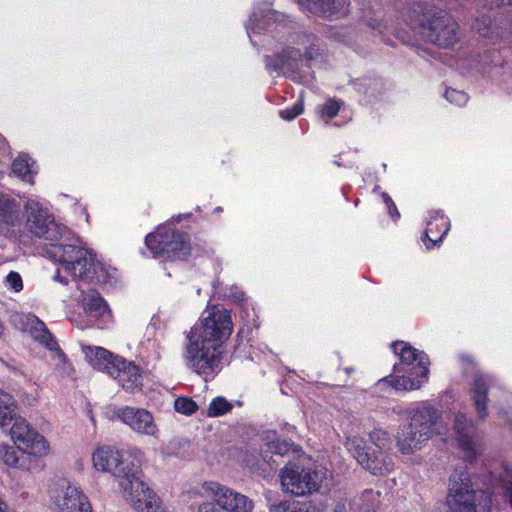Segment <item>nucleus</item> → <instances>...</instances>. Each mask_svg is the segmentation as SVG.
<instances>
[{
  "label": "nucleus",
  "mask_w": 512,
  "mask_h": 512,
  "mask_svg": "<svg viewBox=\"0 0 512 512\" xmlns=\"http://www.w3.org/2000/svg\"><path fill=\"white\" fill-rule=\"evenodd\" d=\"M217 504L227 512H252L254 503L247 496L221 485Z\"/></svg>",
  "instance_id": "b1692460"
},
{
  "label": "nucleus",
  "mask_w": 512,
  "mask_h": 512,
  "mask_svg": "<svg viewBox=\"0 0 512 512\" xmlns=\"http://www.w3.org/2000/svg\"><path fill=\"white\" fill-rule=\"evenodd\" d=\"M82 351L88 362L96 370L104 371L108 375L116 359H119L118 357H113L108 350L102 347L82 346Z\"/></svg>",
  "instance_id": "a878e982"
},
{
  "label": "nucleus",
  "mask_w": 512,
  "mask_h": 512,
  "mask_svg": "<svg viewBox=\"0 0 512 512\" xmlns=\"http://www.w3.org/2000/svg\"><path fill=\"white\" fill-rule=\"evenodd\" d=\"M416 402L411 403L409 406L405 407L403 405H397L393 407V412L398 416H407L408 417V411L415 405Z\"/></svg>",
  "instance_id": "ea45409f"
},
{
  "label": "nucleus",
  "mask_w": 512,
  "mask_h": 512,
  "mask_svg": "<svg viewBox=\"0 0 512 512\" xmlns=\"http://www.w3.org/2000/svg\"><path fill=\"white\" fill-rule=\"evenodd\" d=\"M232 409V404L224 397H216L209 404L207 415L209 417H219Z\"/></svg>",
  "instance_id": "473e14b6"
},
{
  "label": "nucleus",
  "mask_w": 512,
  "mask_h": 512,
  "mask_svg": "<svg viewBox=\"0 0 512 512\" xmlns=\"http://www.w3.org/2000/svg\"><path fill=\"white\" fill-rule=\"evenodd\" d=\"M445 97L449 102L458 106L465 105L468 101L467 94L456 89H447L445 92Z\"/></svg>",
  "instance_id": "f704fd0d"
},
{
  "label": "nucleus",
  "mask_w": 512,
  "mask_h": 512,
  "mask_svg": "<svg viewBox=\"0 0 512 512\" xmlns=\"http://www.w3.org/2000/svg\"><path fill=\"white\" fill-rule=\"evenodd\" d=\"M186 340L183 354L186 367L204 379L216 375L221 369L226 349L191 337H186Z\"/></svg>",
  "instance_id": "9b49d317"
},
{
  "label": "nucleus",
  "mask_w": 512,
  "mask_h": 512,
  "mask_svg": "<svg viewBox=\"0 0 512 512\" xmlns=\"http://www.w3.org/2000/svg\"><path fill=\"white\" fill-rule=\"evenodd\" d=\"M282 491L293 496H305L328 487L330 471L322 465L303 466L289 462L279 474Z\"/></svg>",
  "instance_id": "0eeeda50"
},
{
  "label": "nucleus",
  "mask_w": 512,
  "mask_h": 512,
  "mask_svg": "<svg viewBox=\"0 0 512 512\" xmlns=\"http://www.w3.org/2000/svg\"><path fill=\"white\" fill-rule=\"evenodd\" d=\"M50 503L59 512H92L88 497L67 479H59L49 487Z\"/></svg>",
  "instance_id": "ddd939ff"
},
{
  "label": "nucleus",
  "mask_w": 512,
  "mask_h": 512,
  "mask_svg": "<svg viewBox=\"0 0 512 512\" xmlns=\"http://www.w3.org/2000/svg\"><path fill=\"white\" fill-rule=\"evenodd\" d=\"M411 25L418 29L423 39L444 48L452 47L461 37L458 24L449 14L437 8L425 11Z\"/></svg>",
  "instance_id": "1a4fd4ad"
},
{
  "label": "nucleus",
  "mask_w": 512,
  "mask_h": 512,
  "mask_svg": "<svg viewBox=\"0 0 512 512\" xmlns=\"http://www.w3.org/2000/svg\"><path fill=\"white\" fill-rule=\"evenodd\" d=\"M303 61L301 51L293 47L284 49L280 55L265 58L267 69L283 74L294 73Z\"/></svg>",
  "instance_id": "4be33fe9"
},
{
  "label": "nucleus",
  "mask_w": 512,
  "mask_h": 512,
  "mask_svg": "<svg viewBox=\"0 0 512 512\" xmlns=\"http://www.w3.org/2000/svg\"><path fill=\"white\" fill-rule=\"evenodd\" d=\"M243 333H244V328H241L239 331V334H243Z\"/></svg>",
  "instance_id": "8fccbe9b"
},
{
  "label": "nucleus",
  "mask_w": 512,
  "mask_h": 512,
  "mask_svg": "<svg viewBox=\"0 0 512 512\" xmlns=\"http://www.w3.org/2000/svg\"><path fill=\"white\" fill-rule=\"evenodd\" d=\"M389 214H390V216H391L392 218H395V219H397V218H398V217H397V215H396V213H395L394 208H391V213H389Z\"/></svg>",
  "instance_id": "de8ad7c7"
},
{
  "label": "nucleus",
  "mask_w": 512,
  "mask_h": 512,
  "mask_svg": "<svg viewBox=\"0 0 512 512\" xmlns=\"http://www.w3.org/2000/svg\"><path fill=\"white\" fill-rule=\"evenodd\" d=\"M269 512H326V506L315 501L285 500L270 504Z\"/></svg>",
  "instance_id": "bb28decb"
},
{
  "label": "nucleus",
  "mask_w": 512,
  "mask_h": 512,
  "mask_svg": "<svg viewBox=\"0 0 512 512\" xmlns=\"http://www.w3.org/2000/svg\"><path fill=\"white\" fill-rule=\"evenodd\" d=\"M453 435L463 451L465 459L468 461L474 459L477 454L474 428L471 420H469L465 414L458 413L455 415Z\"/></svg>",
  "instance_id": "aec40b11"
},
{
  "label": "nucleus",
  "mask_w": 512,
  "mask_h": 512,
  "mask_svg": "<svg viewBox=\"0 0 512 512\" xmlns=\"http://www.w3.org/2000/svg\"><path fill=\"white\" fill-rule=\"evenodd\" d=\"M499 497L512 506V469L505 468L493 491L474 489L469 475L454 471L449 478L446 506L448 512H492Z\"/></svg>",
  "instance_id": "7ed1b4c3"
},
{
  "label": "nucleus",
  "mask_w": 512,
  "mask_h": 512,
  "mask_svg": "<svg viewBox=\"0 0 512 512\" xmlns=\"http://www.w3.org/2000/svg\"><path fill=\"white\" fill-rule=\"evenodd\" d=\"M221 493V485L207 481L188 490L187 498L192 512H222L217 504Z\"/></svg>",
  "instance_id": "f3484780"
},
{
  "label": "nucleus",
  "mask_w": 512,
  "mask_h": 512,
  "mask_svg": "<svg viewBox=\"0 0 512 512\" xmlns=\"http://www.w3.org/2000/svg\"><path fill=\"white\" fill-rule=\"evenodd\" d=\"M10 322L17 329L28 332L35 341L45 346L52 353V358L56 361V366L59 369L64 373L68 371L69 366L65 354L42 320L30 313L14 312L10 316Z\"/></svg>",
  "instance_id": "f8f14e48"
},
{
  "label": "nucleus",
  "mask_w": 512,
  "mask_h": 512,
  "mask_svg": "<svg viewBox=\"0 0 512 512\" xmlns=\"http://www.w3.org/2000/svg\"><path fill=\"white\" fill-rule=\"evenodd\" d=\"M380 498V491L366 489L353 499V506L358 512H377L381 505Z\"/></svg>",
  "instance_id": "c85d7f7f"
},
{
  "label": "nucleus",
  "mask_w": 512,
  "mask_h": 512,
  "mask_svg": "<svg viewBox=\"0 0 512 512\" xmlns=\"http://www.w3.org/2000/svg\"><path fill=\"white\" fill-rule=\"evenodd\" d=\"M449 229V219L439 210L432 211L427 221L424 237L422 238L424 242L426 240L430 242V244L426 243V247L430 249L440 243Z\"/></svg>",
  "instance_id": "5701e85b"
},
{
  "label": "nucleus",
  "mask_w": 512,
  "mask_h": 512,
  "mask_svg": "<svg viewBox=\"0 0 512 512\" xmlns=\"http://www.w3.org/2000/svg\"><path fill=\"white\" fill-rule=\"evenodd\" d=\"M409 423L400 427L396 446L402 455L421 450L435 435L445 432L441 412L429 401H419L408 411Z\"/></svg>",
  "instance_id": "20e7f679"
},
{
  "label": "nucleus",
  "mask_w": 512,
  "mask_h": 512,
  "mask_svg": "<svg viewBox=\"0 0 512 512\" xmlns=\"http://www.w3.org/2000/svg\"><path fill=\"white\" fill-rule=\"evenodd\" d=\"M78 302L90 321L99 328H107L112 323L111 310L99 292L93 289L81 290Z\"/></svg>",
  "instance_id": "a211bd4d"
},
{
  "label": "nucleus",
  "mask_w": 512,
  "mask_h": 512,
  "mask_svg": "<svg viewBox=\"0 0 512 512\" xmlns=\"http://www.w3.org/2000/svg\"><path fill=\"white\" fill-rule=\"evenodd\" d=\"M232 332L233 321L230 310L221 305H214L204 310L200 319L186 333V337L226 349V343Z\"/></svg>",
  "instance_id": "6e6552de"
},
{
  "label": "nucleus",
  "mask_w": 512,
  "mask_h": 512,
  "mask_svg": "<svg viewBox=\"0 0 512 512\" xmlns=\"http://www.w3.org/2000/svg\"><path fill=\"white\" fill-rule=\"evenodd\" d=\"M19 449L13 446L2 445L0 447V456L3 462L12 468H25L19 457Z\"/></svg>",
  "instance_id": "2f4dec72"
},
{
  "label": "nucleus",
  "mask_w": 512,
  "mask_h": 512,
  "mask_svg": "<svg viewBox=\"0 0 512 512\" xmlns=\"http://www.w3.org/2000/svg\"><path fill=\"white\" fill-rule=\"evenodd\" d=\"M109 375L116 379L123 389L129 392L140 389L142 385L139 367L122 358L116 359L114 366L109 371Z\"/></svg>",
  "instance_id": "412c9836"
},
{
  "label": "nucleus",
  "mask_w": 512,
  "mask_h": 512,
  "mask_svg": "<svg viewBox=\"0 0 512 512\" xmlns=\"http://www.w3.org/2000/svg\"><path fill=\"white\" fill-rule=\"evenodd\" d=\"M116 416L133 432L158 438L160 430L153 414L144 408L125 406L117 410Z\"/></svg>",
  "instance_id": "2eb2a0df"
},
{
  "label": "nucleus",
  "mask_w": 512,
  "mask_h": 512,
  "mask_svg": "<svg viewBox=\"0 0 512 512\" xmlns=\"http://www.w3.org/2000/svg\"><path fill=\"white\" fill-rule=\"evenodd\" d=\"M5 286L14 292H20L23 289L22 277L18 272L11 271L5 278Z\"/></svg>",
  "instance_id": "c9c22d12"
},
{
  "label": "nucleus",
  "mask_w": 512,
  "mask_h": 512,
  "mask_svg": "<svg viewBox=\"0 0 512 512\" xmlns=\"http://www.w3.org/2000/svg\"><path fill=\"white\" fill-rule=\"evenodd\" d=\"M393 352L399 356V362L394 364V375H389L377 382L379 390L391 386L395 391H412L422 387L427 382L429 360L426 354L398 341L392 344Z\"/></svg>",
  "instance_id": "39448f33"
},
{
  "label": "nucleus",
  "mask_w": 512,
  "mask_h": 512,
  "mask_svg": "<svg viewBox=\"0 0 512 512\" xmlns=\"http://www.w3.org/2000/svg\"><path fill=\"white\" fill-rule=\"evenodd\" d=\"M22 224L21 203L11 195L0 192V234L21 238Z\"/></svg>",
  "instance_id": "dca6fc26"
},
{
  "label": "nucleus",
  "mask_w": 512,
  "mask_h": 512,
  "mask_svg": "<svg viewBox=\"0 0 512 512\" xmlns=\"http://www.w3.org/2000/svg\"><path fill=\"white\" fill-rule=\"evenodd\" d=\"M144 460V453L139 448L119 450L103 445L92 453L95 470L109 473L118 480L122 497L136 512H165L159 497L142 480Z\"/></svg>",
  "instance_id": "f03ea898"
},
{
  "label": "nucleus",
  "mask_w": 512,
  "mask_h": 512,
  "mask_svg": "<svg viewBox=\"0 0 512 512\" xmlns=\"http://www.w3.org/2000/svg\"><path fill=\"white\" fill-rule=\"evenodd\" d=\"M334 512H346V508H345V506H344V505H338V506L335 508Z\"/></svg>",
  "instance_id": "49530a36"
},
{
  "label": "nucleus",
  "mask_w": 512,
  "mask_h": 512,
  "mask_svg": "<svg viewBox=\"0 0 512 512\" xmlns=\"http://www.w3.org/2000/svg\"><path fill=\"white\" fill-rule=\"evenodd\" d=\"M303 10L329 19H339L349 11L348 0H297Z\"/></svg>",
  "instance_id": "6ab92c4d"
},
{
  "label": "nucleus",
  "mask_w": 512,
  "mask_h": 512,
  "mask_svg": "<svg viewBox=\"0 0 512 512\" xmlns=\"http://www.w3.org/2000/svg\"><path fill=\"white\" fill-rule=\"evenodd\" d=\"M26 212L25 229L34 237L50 242L47 256L60 266L53 279L64 285L68 276L74 280L107 281V268L96 259V255L86 247L68 228L58 224L49 209L36 199L28 198L24 203Z\"/></svg>",
  "instance_id": "f257e3e1"
},
{
  "label": "nucleus",
  "mask_w": 512,
  "mask_h": 512,
  "mask_svg": "<svg viewBox=\"0 0 512 512\" xmlns=\"http://www.w3.org/2000/svg\"><path fill=\"white\" fill-rule=\"evenodd\" d=\"M367 25H369L374 30H379L381 32V22L377 19H366Z\"/></svg>",
  "instance_id": "79ce46f5"
},
{
  "label": "nucleus",
  "mask_w": 512,
  "mask_h": 512,
  "mask_svg": "<svg viewBox=\"0 0 512 512\" xmlns=\"http://www.w3.org/2000/svg\"><path fill=\"white\" fill-rule=\"evenodd\" d=\"M197 408V404L191 398L179 397L174 402V409L184 415H192Z\"/></svg>",
  "instance_id": "72a5a7b5"
},
{
  "label": "nucleus",
  "mask_w": 512,
  "mask_h": 512,
  "mask_svg": "<svg viewBox=\"0 0 512 512\" xmlns=\"http://www.w3.org/2000/svg\"><path fill=\"white\" fill-rule=\"evenodd\" d=\"M303 112V105L301 102L295 103L292 107L279 111V115L284 120L290 121L295 119Z\"/></svg>",
  "instance_id": "4c0bfd02"
},
{
  "label": "nucleus",
  "mask_w": 512,
  "mask_h": 512,
  "mask_svg": "<svg viewBox=\"0 0 512 512\" xmlns=\"http://www.w3.org/2000/svg\"><path fill=\"white\" fill-rule=\"evenodd\" d=\"M8 147L5 138L0 134V151L4 152Z\"/></svg>",
  "instance_id": "c03bdc74"
},
{
  "label": "nucleus",
  "mask_w": 512,
  "mask_h": 512,
  "mask_svg": "<svg viewBox=\"0 0 512 512\" xmlns=\"http://www.w3.org/2000/svg\"><path fill=\"white\" fill-rule=\"evenodd\" d=\"M294 451V445L286 440H268L261 449V457L270 469H276L279 463L274 456L283 457Z\"/></svg>",
  "instance_id": "393cba45"
},
{
  "label": "nucleus",
  "mask_w": 512,
  "mask_h": 512,
  "mask_svg": "<svg viewBox=\"0 0 512 512\" xmlns=\"http://www.w3.org/2000/svg\"><path fill=\"white\" fill-rule=\"evenodd\" d=\"M17 417V405L13 397L0 390V428L5 427Z\"/></svg>",
  "instance_id": "7c9ffc66"
},
{
  "label": "nucleus",
  "mask_w": 512,
  "mask_h": 512,
  "mask_svg": "<svg viewBox=\"0 0 512 512\" xmlns=\"http://www.w3.org/2000/svg\"><path fill=\"white\" fill-rule=\"evenodd\" d=\"M487 391H488L487 378L482 375L476 376L474 379L472 389H471V398H472L476 413L480 419H485L488 415Z\"/></svg>",
  "instance_id": "cd10ccee"
},
{
  "label": "nucleus",
  "mask_w": 512,
  "mask_h": 512,
  "mask_svg": "<svg viewBox=\"0 0 512 512\" xmlns=\"http://www.w3.org/2000/svg\"><path fill=\"white\" fill-rule=\"evenodd\" d=\"M382 198H383V200H384V202L386 204L388 213H391V208H394L397 217H400V214H399V212L397 210V207L394 204V202L392 201V199L390 198V196L387 193H383L382 194Z\"/></svg>",
  "instance_id": "a19ab883"
},
{
  "label": "nucleus",
  "mask_w": 512,
  "mask_h": 512,
  "mask_svg": "<svg viewBox=\"0 0 512 512\" xmlns=\"http://www.w3.org/2000/svg\"><path fill=\"white\" fill-rule=\"evenodd\" d=\"M306 57H307V60L311 59L312 58V54L310 51H307L306 52Z\"/></svg>",
  "instance_id": "09e8293b"
},
{
  "label": "nucleus",
  "mask_w": 512,
  "mask_h": 512,
  "mask_svg": "<svg viewBox=\"0 0 512 512\" xmlns=\"http://www.w3.org/2000/svg\"><path fill=\"white\" fill-rule=\"evenodd\" d=\"M390 434L383 429H374L368 439L354 435L347 437L346 448L357 462L373 475H386L394 469L390 450Z\"/></svg>",
  "instance_id": "423d86ee"
},
{
  "label": "nucleus",
  "mask_w": 512,
  "mask_h": 512,
  "mask_svg": "<svg viewBox=\"0 0 512 512\" xmlns=\"http://www.w3.org/2000/svg\"><path fill=\"white\" fill-rule=\"evenodd\" d=\"M493 6H512V0H491Z\"/></svg>",
  "instance_id": "37998d69"
},
{
  "label": "nucleus",
  "mask_w": 512,
  "mask_h": 512,
  "mask_svg": "<svg viewBox=\"0 0 512 512\" xmlns=\"http://www.w3.org/2000/svg\"><path fill=\"white\" fill-rule=\"evenodd\" d=\"M12 173L32 184L33 177L37 173L35 162L28 155L21 154L12 163Z\"/></svg>",
  "instance_id": "c756f323"
},
{
  "label": "nucleus",
  "mask_w": 512,
  "mask_h": 512,
  "mask_svg": "<svg viewBox=\"0 0 512 512\" xmlns=\"http://www.w3.org/2000/svg\"><path fill=\"white\" fill-rule=\"evenodd\" d=\"M340 110V103L335 100H328L321 108L320 115L322 118H333L335 117Z\"/></svg>",
  "instance_id": "e433bc0d"
},
{
  "label": "nucleus",
  "mask_w": 512,
  "mask_h": 512,
  "mask_svg": "<svg viewBox=\"0 0 512 512\" xmlns=\"http://www.w3.org/2000/svg\"><path fill=\"white\" fill-rule=\"evenodd\" d=\"M0 512H8L7 505L0 499Z\"/></svg>",
  "instance_id": "a18cd8bd"
},
{
  "label": "nucleus",
  "mask_w": 512,
  "mask_h": 512,
  "mask_svg": "<svg viewBox=\"0 0 512 512\" xmlns=\"http://www.w3.org/2000/svg\"><path fill=\"white\" fill-rule=\"evenodd\" d=\"M11 423V439L21 452L35 457H41L48 453L47 441L25 418L17 416Z\"/></svg>",
  "instance_id": "4468645a"
},
{
  "label": "nucleus",
  "mask_w": 512,
  "mask_h": 512,
  "mask_svg": "<svg viewBox=\"0 0 512 512\" xmlns=\"http://www.w3.org/2000/svg\"><path fill=\"white\" fill-rule=\"evenodd\" d=\"M145 244L153 257L182 260L186 259L191 251L189 236L177 231L171 223L161 225L154 233L148 234Z\"/></svg>",
  "instance_id": "9d476101"
},
{
  "label": "nucleus",
  "mask_w": 512,
  "mask_h": 512,
  "mask_svg": "<svg viewBox=\"0 0 512 512\" xmlns=\"http://www.w3.org/2000/svg\"><path fill=\"white\" fill-rule=\"evenodd\" d=\"M262 28L263 27L260 25V20L257 18V15L253 14L247 25V30H251L254 33H259L262 30Z\"/></svg>",
  "instance_id": "58836bf2"
}]
</instances>
